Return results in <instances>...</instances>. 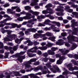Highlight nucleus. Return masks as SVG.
<instances>
[{
    "label": "nucleus",
    "mask_w": 78,
    "mask_h": 78,
    "mask_svg": "<svg viewBox=\"0 0 78 78\" xmlns=\"http://www.w3.org/2000/svg\"><path fill=\"white\" fill-rule=\"evenodd\" d=\"M72 14L74 16H75L76 18H78V12H73L72 13Z\"/></svg>",
    "instance_id": "nucleus-37"
},
{
    "label": "nucleus",
    "mask_w": 78,
    "mask_h": 78,
    "mask_svg": "<svg viewBox=\"0 0 78 78\" xmlns=\"http://www.w3.org/2000/svg\"><path fill=\"white\" fill-rule=\"evenodd\" d=\"M51 64V63H50V62H49L46 64L45 65L48 68H50V67H51V66L50 65Z\"/></svg>",
    "instance_id": "nucleus-36"
},
{
    "label": "nucleus",
    "mask_w": 78,
    "mask_h": 78,
    "mask_svg": "<svg viewBox=\"0 0 78 78\" xmlns=\"http://www.w3.org/2000/svg\"><path fill=\"white\" fill-rule=\"evenodd\" d=\"M65 77L62 75H60L58 77H57V78H65Z\"/></svg>",
    "instance_id": "nucleus-64"
},
{
    "label": "nucleus",
    "mask_w": 78,
    "mask_h": 78,
    "mask_svg": "<svg viewBox=\"0 0 78 78\" xmlns=\"http://www.w3.org/2000/svg\"><path fill=\"white\" fill-rule=\"evenodd\" d=\"M30 31L28 30V29H27V30L25 32V34H26L27 35H28V34H30Z\"/></svg>",
    "instance_id": "nucleus-52"
},
{
    "label": "nucleus",
    "mask_w": 78,
    "mask_h": 78,
    "mask_svg": "<svg viewBox=\"0 0 78 78\" xmlns=\"http://www.w3.org/2000/svg\"><path fill=\"white\" fill-rule=\"evenodd\" d=\"M58 42H57L56 44V45H62L64 44V40L63 39H60L58 40Z\"/></svg>",
    "instance_id": "nucleus-13"
},
{
    "label": "nucleus",
    "mask_w": 78,
    "mask_h": 78,
    "mask_svg": "<svg viewBox=\"0 0 78 78\" xmlns=\"http://www.w3.org/2000/svg\"><path fill=\"white\" fill-rule=\"evenodd\" d=\"M18 34H19L20 36L22 37V36H23L25 35V34L23 33V31H20L19 32Z\"/></svg>",
    "instance_id": "nucleus-35"
},
{
    "label": "nucleus",
    "mask_w": 78,
    "mask_h": 78,
    "mask_svg": "<svg viewBox=\"0 0 78 78\" xmlns=\"http://www.w3.org/2000/svg\"><path fill=\"white\" fill-rule=\"evenodd\" d=\"M35 69L36 70H41L42 71V74H46V73H47V72L46 70L44 71V69L42 68V67L41 66H38L35 68Z\"/></svg>",
    "instance_id": "nucleus-9"
},
{
    "label": "nucleus",
    "mask_w": 78,
    "mask_h": 78,
    "mask_svg": "<svg viewBox=\"0 0 78 78\" xmlns=\"http://www.w3.org/2000/svg\"><path fill=\"white\" fill-rule=\"evenodd\" d=\"M11 25H12V27H10V29H11V28H16V26L17 25V24L13 23L11 24Z\"/></svg>",
    "instance_id": "nucleus-30"
},
{
    "label": "nucleus",
    "mask_w": 78,
    "mask_h": 78,
    "mask_svg": "<svg viewBox=\"0 0 78 78\" xmlns=\"http://www.w3.org/2000/svg\"><path fill=\"white\" fill-rule=\"evenodd\" d=\"M27 27H28L29 28H31L32 27H33L32 25L29 24H27Z\"/></svg>",
    "instance_id": "nucleus-61"
},
{
    "label": "nucleus",
    "mask_w": 78,
    "mask_h": 78,
    "mask_svg": "<svg viewBox=\"0 0 78 78\" xmlns=\"http://www.w3.org/2000/svg\"><path fill=\"white\" fill-rule=\"evenodd\" d=\"M16 74H15V76H21V75H20V73H19V72H15Z\"/></svg>",
    "instance_id": "nucleus-44"
},
{
    "label": "nucleus",
    "mask_w": 78,
    "mask_h": 78,
    "mask_svg": "<svg viewBox=\"0 0 78 78\" xmlns=\"http://www.w3.org/2000/svg\"><path fill=\"white\" fill-rule=\"evenodd\" d=\"M45 34V36H47L49 37V36H52V34L49 32H47Z\"/></svg>",
    "instance_id": "nucleus-38"
},
{
    "label": "nucleus",
    "mask_w": 78,
    "mask_h": 78,
    "mask_svg": "<svg viewBox=\"0 0 78 78\" xmlns=\"http://www.w3.org/2000/svg\"><path fill=\"white\" fill-rule=\"evenodd\" d=\"M57 8H58L55 9V10L56 11H58V12L60 11L64 12V9H64V7L61 6H58Z\"/></svg>",
    "instance_id": "nucleus-11"
},
{
    "label": "nucleus",
    "mask_w": 78,
    "mask_h": 78,
    "mask_svg": "<svg viewBox=\"0 0 78 78\" xmlns=\"http://www.w3.org/2000/svg\"><path fill=\"white\" fill-rule=\"evenodd\" d=\"M34 37L35 39H37L40 37V34L37 33H36L34 35Z\"/></svg>",
    "instance_id": "nucleus-26"
},
{
    "label": "nucleus",
    "mask_w": 78,
    "mask_h": 78,
    "mask_svg": "<svg viewBox=\"0 0 78 78\" xmlns=\"http://www.w3.org/2000/svg\"><path fill=\"white\" fill-rule=\"evenodd\" d=\"M19 45H17L16 46H14L13 48V50L14 51H16L17 48H18V46Z\"/></svg>",
    "instance_id": "nucleus-40"
},
{
    "label": "nucleus",
    "mask_w": 78,
    "mask_h": 78,
    "mask_svg": "<svg viewBox=\"0 0 78 78\" xmlns=\"http://www.w3.org/2000/svg\"><path fill=\"white\" fill-rule=\"evenodd\" d=\"M62 61L59 60V59L57 60V64H62Z\"/></svg>",
    "instance_id": "nucleus-47"
},
{
    "label": "nucleus",
    "mask_w": 78,
    "mask_h": 78,
    "mask_svg": "<svg viewBox=\"0 0 78 78\" xmlns=\"http://www.w3.org/2000/svg\"><path fill=\"white\" fill-rule=\"evenodd\" d=\"M66 34H67V33H62L61 34L62 36H63V37L66 36Z\"/></svg>",
    "instance_id": "nucleus-55"
},
{
    "label": "nucleus",
    "mask_w": 78,
    "mask_h": 78,
    "mask_svg": "<svg viewBox=\"0 0 78 78\" xmlns=\"http://www.w3.org/2000/svg\"><path fill=\"white\" fill-rule=\"evenodd\" d=\"M34 45H35V46H36V45H39V42H38L37 41H35L34 42Z\"/></svg>",
    "instance_id": "nucleus-50"
},
{
    "label": "nucleus",
    "mask_w": 78,
    "mask_h": 78,
    "mask_svg": "<svg viewBox=\"0 0 78 78\" xmlns=\"http://www.w3.org/2000/svg\"><path fill=\"white\" fill-rule=\"evenodd\" d=\"M12 11H13L11 9H8L7 10V11L8 13H9V14H11Z\"/></svg>",
    "instance_id": "nucleus-51"
},
{
    "label": "nucleus",
    "mask_w": 78,
    "mask_h": 78,
    "mask_svg": "<svg viewBox=\"0 0 78 78\" xmlns=\"http://www.w3.org/2000/svg\"><path fill=\"white\" fill-rule=\"evenodd\" d=\"M64 70L65 71V72H63L62 73V75H67L68 73H69V71H68L66 69V68H64Z\"/></svg>",
    "instance_id": "nucleus-24"
},
{
    "label": "nucleus",
    "mask_w": 78,
    "mask_h": 78,
    "mask_svg": "<svg viewBox=\"0 0 78 78\" xmlns=\"http://www.w3.org/2000/svg\"><path fill=\"white\" fill-rule=\"evenodd\" d=\"M64 59H65V57L64 55H62V56L59 57V60L61 61H62H62L64 60Z\"/></svg>",
    "instance_id": "nucleus-46"
},
{
    "label": "nucleus",
    "mask_w": 78,
    "mask_h": 78,
    "mask_svg": "<svg viewBox=\"0 0 78 78\" xmlns=\"http://www.w3.org/2000/svg\"><path fill=\"white\" fill-rule=\"evenodd\" d=\"M73 66L70 63H69L67 65V67L68 68L69 70L71 71H73L74 70H78V67L75 66L74 67H72Z\"/></svg>",
    "instance_id": "nucleus-8"
},
{
    "label": "nucleus",
    "mask_w": 78,
    "mask_h": 78,
    "mask_svg": "<svg viewBox=\"0 0 78 78\" xmlns=\"http://www.w3.org/2000/svg\"><path fill=\"white\" fill-rule=\"evenodd\" d=\"M53 46V44H52L49 43L48 44H46V46H43V47H39L38 48L37 46H35L34 47V50H35V51H36L37 50H38V49H40V50H47V47H52Z\"/></svg>",
    "instance_id": "nucleus-2"
},
{
    "label": "nucleus",
    "mask_w": 78,
    "mask_h": 78,
    "mask_svg": "<svg viewBox=\"0 0 78 78\" xmlns=\"http://www.w3.org/2000/svg\"><path fill=\"white\" fill-rule=\"evenodd\" d=\"M48 55H55V52L52 51L51 50H48Z\"/></svg>",
    "instance_id": "nucleus-25"
},
{
    "label": "nucleus",
    "mask_w": 78,
    "mask_h": 78,
    "mask_svg": "<svg viewBox=\"0 0 78 78\" xmlns=\"http://www.w3.org/2000/svg\"><path fill=\"white\" fill-rule=\"evenodd\" d=\"M13 58H18L17 60L19 61L20 62H22L23 59H24L25 58V56H20L19 54H16L15 55H12Z\"/></svg>",
    "instance_id": "nucleus-5"
},
{
    "label": "nucleus",
    "mask_w": 78,
    "mask_h": 78,
    "mask_svg": "<svg viewBox=\"0 0 78 78\" xmlns=\"http://www.w3.org/2000/svg\"><path fill=\"white\" fill-rule=\"evenodd\" d=\"M40 34V37L42 38V37H45V34Z\"/></svg>",
    "instance_id": "nucleus-60"
},
{
    "label": "nucleus",
    "mask_w": 78,
    "mask_h": 78,
    "mask_svg": "<svg viewBox=\"0 0 78 78\" xmlns=\"http://www.w3.org/2000/svg\"><path fill=\"white\" fill-rule=\"evenodd\" d=\"M12 20V18H6L4 20L1 22L2 23H5L6 21H8L9 20Z\"/></svg>",
    "instance_id": "nucleus-22"
},
{
    "label": "nucleus",
    "mask_w": 78,
    "mask_h": 78,
    "mask_svg": "<svg viewBox=\"0 0 78 78\" xmlns=\"http://www.w3.org/2000/svg\"><path fill=\"white\" fill-rule=\"evenodd\" d=\"M71 22L72 23L71 27H73V31H74L73 32L72 34H73L76 35L77 34V31H78V28H75V26H78V23L77 22H75L74 20H72Z\"/></svg>",
    "instance_id": "nucleus-1"
},
{
    "label": "nucleus",
    "mask_w": 78,
    "mask_h": 78,
    "mask_svg": "<svg viewBox=\"0 0 78 78\" xmlns=\"http://www.w3.org/2000/svg\"><path fill=\"white\" fill-rule=\"evenodd\" d=\"M8 37H9V38H11L12 39H13L14 40L16 39V38H17V35L13 34V35H10L8 36Z\"/></svg>",
    "instance_id": "nucleus-16"
},
{
    "label": "nucleus",
    "mask_w": 78,
    "mask_h": 78,
    "mask_svg": "<svg viewBox=\"0 0 78 78\" xmlns=\"http://www.w3.org/2000/svg\"><path fill=\"white\" fill-rule=\"evenodd\" d=\"M52 3L53 4H55V5H62V6H64V5H66V4H62L59 3L57 1H54L52 2Z\"/></svg>",
    "instance_id": "nucleus-21"
},
{
    "label": "nucleus",
    "mask_w": 78,
    "mask_h": 78,
    "mask_svg": "<svg viewBox=\"0 0 78 78\" xmlns=\"http://www.w3.org/2000/svg\"><path fill=\"white\" fill-rule=\"evenodd\" d=\"M74 58H75L76 59H78V55L77 54H75L74 55Z\"/></svg>",
    "instance_id": "nucleus-59"
},
{
    "label": "nucleus",
    "mask_w": 78,
    "mask_h": 78,
    "mask_svg": "<svg viewBox=\"0 0 78 78\" xmlns=\"http://www.w3.org/2000/svg\"><path fill=\"white\" fill-rule=\"evenodd\" d=\"M9 55V52H7L5 53V58H7L8 57V55Z\"/></svg>",
    "instance_id": "nucleus-48"
},
{
    "label": "nucleus",
    "mask_w": 78,
    "mask_h": 78,
    "mask_svg": "<svg viewBox=\"0 0 78 78\" xmlns=\"http://www.w3.org/2000/svg\"><path fill=\"white\" fill-rule=\"evenodd\" d=\"M67 12H73V9H68V10H67Z\"/></svg>",
    "instance_id": "nucleus-63"
},
{
    "label": "nucleus",
    "mask_w": 78,
    "mask_h": 78,
    "mask_svg": "<svg viewBox=\"0 0 78 78\" xmlns=\"http://www.w3.org/2000/svg\"><path fill=\"white\" fill-rule=\"evenodd\" d=\"M37 53L39 55H42V51L40 50H38L37 51Z\"/></svg>",
    "instance_id": "nucleus-54"
},
{
    "label": "nucleus",
    "mask_w": 78,
    "mask_h": 78,
    "mask_svg": "<svg viewBox=\"0 0 78 78\" xmlns=\"http://www.w3.org/2000/svg\"><path fill=\"white\" fill-rule=\"evenodd\" d=\"M3 47V43L2 42H0V48H2Z\"/></svg>",
    "instance_id": "nucleus-57"
},
{
    "label": "nucleus",
    "mask_w": 78,
    "mask_h": 78,
    "mask_svg": "<svg viewBox=\"0 0 78 78\" xmlns=\"http://www.w3.org/2000/svg\"><path fill=\"white\" fill-rule=\"evenodd\" d=\"M55 39H56V37L54 36L50 37L48 38L49 40H51V41H53V42H55Z\"/></svg>",
    "instance_id": "nucleus-23"
},
{
    "label": "nucleus",
    "mask_w": 78,
    "mask_h": 78,
    "mask_svg": "<svg viewBox=\"0 0 78 78\" xmlns=\"http://www.w3.org/2000/svg\"><path fill=\"white\" fill-rule=\"evenodd\" d=\"M20 14L22 15H26V16H28V15L29 16H31V14L30 13H29V12H27L25 11H23L22 12H20Z\"/></svg>",
    "instance_id": "nucleus-20"
},
{
    "label": "nucleus",
    "mask_w": 78,
    "mask_h": 78,
    "mask_svg": "<svg viewBox=\"0 0 78 78\" xmlns=\"http://www.w3.org/2000/svg\"><path fill=\"white\" fill-rule=\"evenodd\" d=\"M56 14L58 16H64V13L62 12H58L56 13Z\"/></svg>",
    "instance_id": "nucleus-39"
},
{
    "label": "nucleus",
    "mask_w": 78,
    "mask_h": 78,
    "mask_svg": "<svg viewBox=\"0 0 78 78\" xmlns=\"http://www.w3.org/2000/svg\"><path fill=\"white\" fill-rule=\"evenodd\" d=\"M37 60V59L36 58H32L30 59L29 61L27 62L26 64H25L26 67L27 68H30L31 67L30 64H31L32 62H36Z\"/></svg>",
    "instance_id": "nucleus-4"
},
{
    "label": "nucleus",
    "mask_w": 78,
    "mask_h": 78,
    "mask_svg": "<svg viewBox=\"0 0 78 78\" xmlns=\"http://www.w3.org/2000/svg\"><path fill=\"white\" fill-rule=\"evenodd\" d=\"M76 47H77V45L76 44H74L71 48H69V50H74L75 48H76Z\"/></svg>",
    "instance_id": "nucleus-27"
},
{
    "label": "nucleus",
    "mask_w": 78,
    "mask_h": 78,
    "mask_svg": "<svg viewBox=\"0 0 78 78\" xmlns=\"http://www.w3.org/2000/svg\"><path fill=\"white\" fill-rule=\"evenodd\" d=\"M52 23H54L55 24H56L58 27L60 26V23L59 22H56L55 21H52Z\"/></svg>",
    "instance_id": "nucleus-43"
},
{
    "label": "nucleus",
    "mask_w": 78,
    "mask_h": 78,
    "mask_svg": "<svg viewBox=\"0 0 78 78\" xmlns=\"http://www.w3.org/2000/svg\"><path fill=\"white\" fill-rule=\"evenodd\" d=\"M59 51L61 52L63 55H65L67 54L68 52H69V50H66V51H64V50L62 49H59Z\"/></svg>",
    "instance_id": "nucleus-12"
},
{
    "label": "nucleus",
    "mask_w": 78,
    "mask_h": 78,
    "mask_svg": "<svg viewBox=\"0 0 78 78\" xmlns=\"http://www.w3.org/2000/svg\"><path fill=\"white\" fill-rule=\"evenodd\" d=\"M27 54L28 55V56L30 57V58H32V57H34V56H36V54H32L31 53H30L29 52H28L27 53Z\"/></svg>",
    "instance_id": "nucleus-28"
},
{
    "label": "nucleus",
    "mask_w": 78,
    "mask_h": 78,
    "mask_svg": "<svg viewBox=\"0 0 78 78\" xmlns=\"http://www.w3.org/2000/svg\"><path fill=\"white\" fill-rule=\"evenodd\" d=\"M53 23L52 21H50V20L47 19L44 22V24H45V25H51V24L49 23Z\"/></svg>",
    "instance_id": "nucleus-17"
},
{
    "label": "nucleus",
    "mask_w": 78,
    "mask_h": 78,
    "mask_svg": "<svg viewBox=\"0 0 78 78\" xmlns=\"http://www.w3.org/2000/svg\"><path fill=\"white\" fill-rule=\"evenodd\" d=\"M4 39L5 41H11V40L8 38H4Z\"/></svg>",
    "instance_id": "nucleus-53"
},
{
    "label": "nucleus",
    "mask_w": 78,
    "mask_h": 78,
    "mask_svg": "<svg viewBox=\"0 0 78 78\" xmlns=\"http://www.w3.org/2000/svg\"><path fill=\"white\" fill-rule=\"evenodd\" d=\"M53 68H50V69L51 71H52L53 73H56L59 72V73L61 72V71L59 69L57 66L55 65L53 67Z\"/></svg>",
    "instance_id": "nucleus-6"
},
{
    "label": "nucleus",
    "mask_w": 78,
    "mask_h": 78,
    "mask_svg": "<svg viewBox=\"0 0 78 78\" xmlns=\"http://www.w3.org/2000/svg\"><path fill=\"white\" fill-rule=\"evenodd\" d=\"M65 45L66 47H70V45L67 42L65 43Z\"/></svg>",
    "instance_id": "nucleus-58"
},
{
    "label": "nucleus",
    "mask_w": 78,
    "mask_h": 78,
    "mask_svg": "<svg viewBox=\"0 0 78 78\" xmlns=\"http://www.w3.org/2000/svg\"><path fill=\"white\" fill-rule=\"evenodd\" d=\"M24 8L26 10H29V9H31V7L28 6H25Z\"/></svg>",
    "instance_id": "nucleus-45"
},
{
    "label": "nucleus",
    "mask_w": 78,
    "mask_h": 78,
    "mask_svg": "<svg viewBox=\"0 0 78 78\" xmlns=\"http://www.w3.org/2000/svg\"><path fill=\"white\" fill-rule=\"evenodd\" d=\"M49 61L51 62H54L55 61V60L54 59L50 58L49 59Z\"/></svg>",
    "instance_id": "nucleus-62"
},
{
    "label": "nucleus",
    "mask_w": 78,
    "mask_h": 78,
    "mask_svg": "<svg viewBox=\"0 0 78 78\" xmlns=\"http://www.w3.org/2000/svg\"><path fill=\"white\" fill-rule=\"evenodd\" d=\"M54 12L53 10L52 9L50 8H47L46 10H44L42 11V13L44 14H53Z\"/></svg>",
    "instance_id": "nucleus-7"
},
{
    "label": "nucleus",
    "mask_w": 78,
    "mask_h": 78,
    "mask_svg": "<svg viewBox=\"0 0 78 78\" xmlns=\"http://www.w3.org/2000/svg\"><path fill=\"white\" fill-rule=\"evenodd\" d=\"M5 31L6 32H7V34H8L7 35V37H8V36H9V35H11L10 34L12 32V31L10 30H5Z\"/></svg>",
    "instance_id": "nucleus-33"
},
{
    "label": "nucleus",
    "mask_w": 78,
    "mask_h": 78,
    "mask_svg": "<svg viewBox=\"0 0 78 78\" xmlns=\"http://www.w3.org/2000/svg\"><path fill=\"white\" fill-rule=\"evenodd\" d=\"M65 8L64 9L65 10H66V11H67L69 9V8H70V7L68 5H66L65 6Z\"/></svg>",
    "instance_id": "nucleus-41"
},
{
    "label": "nucleus",
    "mask_w": 78,
    "mask_h": 78,
    "mask_svg": "<svg viewBox=\"0 0 78 78\" xmlns=\"http://www.w3.org/2000/svg\"><path fill=\"white\" fill-rule=\"evenodd\" d=\"M16 12H20L21 11V10L20 9V7H18L17 6V8H16Z\"/></svg>",
    "instance_id": "nucleus-42"
},
{
    "label": "nucleus",
    "mask_w": 78,
    "mask_h": 78,
    "mask_svg": "<svg viewBox=\"0 0 78 78\" xmlns=\"http://www.w3.org/2000/svg\"><path fill=\"white\" fill-rule=\"evenodd\" d=\"M31 15H28V16H26L27 17V18H29V19H27V20H30V19H31V18H34L35 17V16H34L33 15L31 16V14H30Z\"/></svg>",
    "instance_id": "nucleus-31"
},
{
    "label": "nucleus",
    "mask_w": 78,
    "mask_h": 78,
    "mask_svg": "<svg viewBox=\"0 0 78 78\" xmlns=\"http://www.w3.org/2000/svg\"><path fill=\"white\" fill-rule=\"evenodd\" d=\"M34 47L31 48L30 50H28V51L29 52H31V53H36V51L35 50H33L34 49Z\"/></svg>",
    "instance_id": "nucleus-34"
},
{
    "label": "nucleus",
    "mask_w": 78,
    "mask_h": 78,
    "mask_svg": "<svg viewBox=\"0 0 78 78\" xmlns=\"http://www.w3.org/2000/svg\"><path fill=\"white\" fill-rule=\"evenodd\" d=\"M52 5L51 3H49L47 5L45 6V8H51L52 7Z\"/></svg>",
    "instance_id": "nucleus-32"
},
{
    "label": "nucleus",
    "mask_w": 78,
    "mask_h": 78,
    "mask_svg": "<svg viewBox=\"0 0 78 78\" xmlns=\"http://www.w3.org/2000/svg\"><path fill=\"white\" fill-rule=\"evenodd\" d=\"M39 64H40V62L39 61H37L34 62L33 64L34 66H38V65H39Z\"/></svg>",
    "instance_id": "nucleus-49"
},
{
    "label": "nucleus",
    "mask_w": 78,
    "mask_h": 78,
    "mask_svg": "<svg viewBox=\"0 0 78 78\" xmlns=\"http://www.w3.org/2000/svg\"><path fill=\"white\" fill-rule=\"evenodd\" d=\"M26 39L27 41L24 42V44H27V43H28V44H27L28 46H31V45H33V42L31 41L29 39V38H26Z\"/></svg>",
    "instance_id": "nucleus-10"
},
{
    "label": "nucleus",
    "mask_w": 78,
    "mask_h": 78,
    "mask_svg": "<svg viewBox=\"0 0 78 78\" xmlns=\"http://www.w3.org/2000/svg\"><path fill=\"white\" fill-rule=\"evenodd\" d=\"M58 49V48H55V47H52L51 48V50L52 51H56V50H57Z\"/></svg>",
    "instance_id": "nucleus-56"
},
{
    "label": "nucleus",
    "mask_w": 78,
    "mask_h": 78,
    "mask_svg": "<svg viewBox=\"0 0 78 78\" xmlns=\"http://www.w3.org/2000/svg\"><path fill=\"white\" fill-rule=\"evenodd\" d=\"M23 19L27 20V19H29V18H27V16H25L23 17H19L17 19V20H18V21H23Z\"/></svg>",
    "instance_id": "nucleus-14"
},
{
    "label": "nucleus",
    "mask_w": 78,
    "mask_h": 78,
    "mask_svg": "<svg viewBox=\"0 0 78 78\" xmlns=\"http://www.w3.org/2000/svg\"><path fill=\"white\" fill-rule=\"evenodd\" d=\"M67 3L69 4V5H71V7H73V8H77V7L78 6V5H75L74 3L71 2H67Z\"/></svg>",
    "instance_id": "nucleus-15"
},
{
    "label": "nucleus",
    "mask_w": 78,
    "mask_h": 78,
    "mask_svg": "<svg viewBox=\"0 0 78 78\" xmlns=\"http://www.w3.org/2000/svg\"><path fill=\"white\" fill-rule=\"evenodd\" d=\"M67 39L70 43L72 44V41H75L78 42V38L76 37L71 35H69Z\"/></svg>",
    "instance_id": "nucleus-3"
},
{
    "label": "nucleus",
    "mask_w": 78,
    "mask_h": 78,
    "mask_svg": "<svg viewBox=\"0 0 78 78\" xmlns=\"http://www.w3.org/2000/svg\"><path fill=\"white\" fill-rule=\"evenodd\" d=\"M29 12L32 13L33 15H35V16H38V15L39 14L40 12H33L32 10H30L29 11Z\"/></svg>",
    "instance_id": "nucleus-19"
},
{
    "label": "nucleus",
    "mask_w": 78,
    "mask_h": 78,
    "mask_svg": "<svg viewBox=\"0 0 78 78\" xmlns=\"http://www.w3.org/2000/svg\"><path fill=\"white\" fill-rule=\"evenodd\" d=\"M15 41L16 43L18 44H20L21 43V41H20V40L18 38L16 39L15 40Z\"/></svg>",
    "instance_id": "nucleus-29"
},
{
    "label": "nucleus",
    "mask_w": 78,
    "mask_h": 78,
    "mask_svg": "<svg viewBox=\"0 0 78 78\" xmlns=\"http://www.w3.org/2000/svg\"><path fill=\"white\" fill-rule=\"evenodd\" d=\"M27 30L29 31L32 32V33H35L37 31L36 29L34 28H29L27 29Z\"/></svg>",
    "instance_id": "nucleus-18"
}]
</instances>
